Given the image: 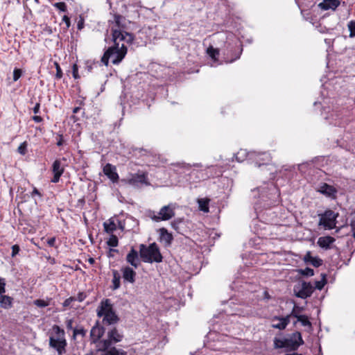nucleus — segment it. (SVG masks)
Segmentation results:
<instances>
[{
    "label": "nucleus",
    "instance_id": "f257e3e1",
    "mask_svg": "<svg viewBox=\"0 0 355 355\" xmlns=\"http://www.w3.org/2000/svg\"><path fill=\"white\" fill-rule=\"evenodd\" d=\"M111 35L112 45L105 51L101 60L105 66H108L110 59H112L113 64H120L127 54V45L131 44L134 40L132 34L121 29L112 28Z\"/></svg>",
    "mask_w": 355,
    "mask_h": 355
},
{
    "label": "nucleus",
    "instance_id": "f03ea898",
    "mask_svg": "<svg viewBox=\"0 0 355 355\" xmlns=\"http://www.w3.org/2000/svg\"><path fill=\"white\" fill-rule=\"evenodd\" d=\"M304 344L302 334L299 331L287 334L283 338L275 337L273 340L274 349H284L286 352H296Z\"/></svg>",
    "mask_w": 355,
    "mask_h": 355
},
{
    "label": "nucleus",
    "instance_id": "7ed1b4c3",
    "mask_svg": "<svg viewBox=\"0 0 355 355\" xmlns=\"http://www.w3.org/2000/svg\"><path fill=\"white\" fill-rule=\"evenodd\" d=\"M98 318H103V324L105 325L115 324L119 322V318L117 315L111 300L106 298L101 300L96 310Z\"/></svg>",
    "mask_w": 355,
    "mask_h": 355
},
{
    "label": "nucleus",
    "instance_id": "20e7f679",
    "mask_svg": "<svg viewBox=\"0 0 355 355\" xmlns=\"http://www.w3.org/2000/svg\"><path fill=\"white\" fill-rule=\"evenodd\" d=\"M53 333L49 336V347L55 349L58 355L66 352L67 342L65 338V331L60 326L54 324L52 327Z\"/></svg>",
    "mask_w": 355,
    "mask_h": 355
},
{
    "label": "nucleus",
    "instance_id": "39448f33",
    "mask_svg": "<svg viewBox=\"0 0 355 355\" xmlns=\"http://www.w3.org/2000/svg\"><path fill=\"white\" fill-rule=\"evenodd\" d=\"M139 256L145 263H160L163 257L156 243H150L148 246L144 244L139 245Z\"/></svg>",
    "mask_w": 355,
    "mask_h": 355
},
{
    "label": "nucleus",
    "instance_id": "423d86ee",
    "mask_svg": "<svg viewBox=\"0 0 355 355\" xmlns=\"http://www.w3.org/2000/svg\"><path fill=\"white\" fill-rule=\"evenodd\" d=\"M175 204L170 203L163 206L159 212L149 210L147 213L148 216L155 222L168 220L175 216Z\"/></svg>",
    "mask_w": 355,
    "mask_h": 355
},
{
    "label": "nucleus",
    "instance_id": "0eeeda50",
    "mask_svg": "<svg viewBox=\"0 0 355 355\" xmlns=\"http://www.w3.org/2000/svg\"><path fill=\"white\" fill-rule=\"evenodd\" d=\"M123 335L121 334L116 327L110 329L107 333V337L102 340L100 343L103 347V353H107L113 347V345L116 343L121 342L123 340Z\"/></svg>",
    "mask_w": 355,
    "mask_h": 355
},
{
    "label": "nucleus",
    "instance_id": "6e6552de",
    "mask_svg": "<svg viewBox=\"0 0 355 355\" xmlns=\"http://www.w3.org/2000/svg\"><path fill=\"white\" fill-rule=\"evenodd\" d=\"M318 216H320L319 226L328 230H333L336 227L338 213H336L331 209H327L324 213L318 214Z\"/></svg>",
    "mask_w": 355,
    "mask_h": 355
},
{
    "label": "nucleus",
    "instance_id": "1a4fd4ad",
    "mask_svg": "<svg viewBox=\"0 0 355 355\" xmlns=\"http://www.w3.org/2000/svg\"><path fill=\"white\" fill-rule=\"evenodd\" d=\"M105 331V327L101 325L98 321H96L90 331V341L91 343L96 345L97 352H103V347L100 343L102 342L101 338L104 335Z\"/></svg>",
    "mask_w": 355,
    "mask_h": 355
},
{
    "label": "nucleus",
    "instance_id": "9d476101",
    "mask_svg": "<svg viewBox=\"0 0 355 355\" xmlns=\"http://www.w3.org/2000/svg\"><path fill=\"white\" fill-rule=\"evenodd\" d=\"M314 291V288L310 282H302L301 284L295 285L293 292L296 297L306 299L310 297Z\"/></svg>",
    "mask_w": 355,
    "mask_h": 355
},
{
    "label": "nucleus",
    "instance_id": "9b49d317",
    "mask_svg": "<svg viewBox=\"0 0 355 355\" xmlns=\"http://www.w3.org/2000/svg\"><path fill=\"white\" fill-rule=\"evenodd\" d=\"M51 171L53 176L51 180V182H59L60 178L64 171V166L62 164V162L60 159H57L53 162L51 166Z\"/></svg>",
    "mask_w": 355,
    "mask_h": 355
},
{
    "label": "nucleus",
    "instance_id": "f8f14e48",
    "mask_svg": "<svg viewBox=\"0 0 355 355\" xmlns=\"http://www.w3.org/2000/svg\"><path fill=\"white\" fill-rule=\"evenodd\" d=\"M317 191L333 200H335L337 197L338 190L334 186L325 182L321 183L319 185Z\"/></svg>",
    "mask_w": 355,
    "mask_h": 355
},
{
    "label": "nucleus",
    "instance_id": "ddd939ff",
    "mask_svg": "<svg viewBox=\"0 0 355 355\" xmlns=\"http://www.w3.org/2000/svg\"><path fill=\"white\" fill-rule=\"evenodd\" d=\"M295 320L293 322V324L294 327H297V323H300V324L305 327V331L310 333L313 330V325L311 322L309 318L306 315H299L293 317Z\"/></svg>",
    "mask_w": 355,
    "mask_h": 355
},
{
    "label": "nucleus",
    "instance_id": "4468645a",
    "mask_svg": "<svg viewBox=\"0 0 355 355\" xmlns=\"http://www.w3.org/2000/svg\"><path fill=\"white\" fill-rule=\"evenodd\" d=\"M103 171L104 174L113 182L116 183L119 181V176L116 171V168L115 166L107 163L106 164L103 168Z\"/></svg>",
    "mask_w": 355,
    "mask_h": 355
},
{
    "label": "nucleus",
    "instance_id": "2eb2a0df",
    "mask_svg": "<svg viewBox=\"0 0 355 355\" xmlns=\"http://www.w3.org/2000/svg\"><path fill=\"white\" fill-rule=\"evenodd\" d=\"M125 261L136 269L139 266L141 262L139 253L133 247L131 248L130 252L126 255Z\"/></svg>",
    "mask_w": 355,
    "mask_h": 355
},
{
    "label": "nucleus",
    "instance_id": "dca6fc26",
    "mask_svg": "<svg viewBox=\"0 0 355 355\" xmlns=\"http://www.w3.org/2000/svg\"><path fill=\"white\" fill-rule=\"evenodd\" d=\"M147 175L145 173H135L128 180V183L130 185L138 187L139 184H148Z\"/></svg>",
    "mask_w": 355,
    "mask_h": 355
},
{
    "label": "nucleus",
    "instance_id": "f3484780",
    "mask_svg": "<svg viewBox=\"0 0 355 355\" xmlns=\"http://www.w3.org/2000/svg\"><path fill=\"white\" fill-rule=\"evenodd\" d=\"M123 278L125 282L134 284L136 279L137 273L132 268L124 266L121 268Z\"/></svg>",
    "mask_w": 355,
    "mask_h": 355
},
{
    "label": "nucleus",
    "instance_id": "a211bd4d",
    "mask_svg": "<svg viewBox=\"0 0 355 355\" xmlns=\"http://www.w3.org/2000/svg\"><path fill=\"white\" fill-rule=\"evenodd\" d=\"M251 156H253V158L256 159L255 164L257 166H261V165L266 164L267 162L270 161V156L268 153H251Z\"/></svg>",
    "mask_w": 355,
    "mask_h": 355
},
{
    "label": "nucleus",
    "instance_id": "6ab92c4d",
    "mask_svg": "<svg viewBox=\"0 0 355 355\" xmlns=\"http://www.w3.org/2000/svg\"><path fill=\"white\" fill-rule=\"evenodd\" d=\"M186 223L184 218H178L173 220L171 225L178 233L184 235L186 232Z\"/></svg>",
    "mask_w": 355,
    "mask_h": 355
},
{
    "label": "nucleus",
    "instance_id": "aec40b11",
    "mask_svg": "<svg viewBox=\"0 0 355 355\" xmlns=\"http://www.w3.org/2000/svg\"><path fill=\"white\" fill-rule=\"evenodd\" d=\"M340 4V0H323L318 4V7L322 10H336Z\"/></svg>",
    "mask_w": 355,
    "mask_h": 355
},
{
    "label": "nucleus",
    "instance_id": "412c9836",
    "mask_svg": "<svg viewBox=\"0 0 355 355\" xmlns=\"http://www.w3.org/2000/svg\"><path fill=\"white\" fill-rule=\"evenodd\" d=\"M303 261L306 264H311L313 266L318 268L322 266L323 261L318 257H312L311 252L308 251L303 258Z\"/></svg>",
    "mask_w": 355,
    "mask_h": 355
},
{
    "label": "nucleus",
    "instance_id": "4be33fe9",
    "mask_svg": "<svg viewBox=\"0 0 355 355\" xmlns=\"http://www.w3.org/2000/svg\"><path fill=\"white\" fill-rule=\"evenodd\" d=\"M158 232L159 241L164 242L165 245H170L173 240V235L165 227L160 228Z\"/></svg>",
    "mask_w": 355,
    "mask_h": 355
},
{
    "label": "nucleus",
    "instance_id": "5701e85b",
    "mask_svg": "<svg viewBox=\"0 0 355 355\" xmlns=\"http://www.w3.org/2000/svg\"><path fill=\"white\" fill-rule=\"evenodd\" d=\"M335 239L331 236H321L318 240V245L325 250L331 248V245L335 242Z\"/></svg>",
    "mask_w": 355,
    "mask_h": 355
},
{
    "label": "nucleus",
    "instance_id": "b1692460",
    "mask_svg": "<svg viewBox=\"0 0 355 355\" xmlns=\"http://www.w3.org/2000/svg\"><path fill=\"white\" fill-rule=\"evenodd\" d=\"M13 298L8 295L0 296V307L4 309H10L13 305Z\"/></svg>",
    "mask_w": 355,
    "mask_h": 355
},
{
    "label": "nucleus",
    "instance_id": "393cba45",
    "mask_svg": "<svg viewBox=\"0 0 355 355\" xmlns=\"http://www.w3.org/2000/svg\"><path fill=\"white\" fill-rule=\"evenodd\" d=\"M112 286H111V288H112V290H116L119 288L121 286V276L119 272L116 270H112Z\"/></svg>",
    "mask_w": 355,
    "mask_h": 355
},
{
    "label": "nucleus",
    "instance_id": "a878e982",
    "mask_svg": "<svg viewBox=\"0 0 355 355\" xmlns=\"http://www.w3.org/2000/svg\"><path fill=\"white\" fill-rule=\"evenodd\" d=\"M209 200L207 198H200L198 200V208L200 211L207 213L209 211Z\"/></svg>",
    "mask_w": 355,
    "mask_h": 355
},
{
    "label": "nucleus",
    "instance_id": "bb28decb",
    "mask_svg": "<svg viewBox=\"0 0 355 355\" xmlns=\"http://www.w3.org/2000/svg\"><path fill=\"white\" fill-rule=\"evenodd\" d=\"M104 230L107 233H112L116 230V226L114 221L110 220L109 222H105L103 223Z\"/></svg>",
    "mask_w": 355,
    "mask_h": 355
},
{
    "label": "nucleus",
    "instance_id": "cd10ccee",
    "mask_svg": "<svg viewBox=\"0 0 355 355\" xmlns=\"http://www.w3.org/2000/svg\"><path fill=\"white\" fill-rule=\"evenodd\" d=\"M250 155H251V153H248L245 150H241L240 151L238 152V153L235 155V157H236V159L238 162H241L248 156H249L250 159H252L253 156H251Z\"/></svg>",
    "mask_w": 355,
    "mask_h": 355
},
{
    "label": "nucleus",
    "instance_id": "c85d7f7f",
    "mask_svg": "<svg viewBox=\"0 0 355 355\" xmlns=\"http://www.w3.org/2000/svg\"><path fill=\"white\" fill-rule=\"evenodd\" d=\"M101 355H128V354L123 349H116V347H113L107 353H103Z\"/></svg>",
    "mask_w": 355,
    "mask_h": 355
},
{
    "label": "nucleus",
    "instance_id": "c756f323",
    "mask_svg": "<svg viewBox=\"0 0 355 355\" xmlns=\"http://www.w3.org/2000/svg\"><path fill=\"white\" fill-rule=\"evenodd\" d=\"M207 53L214 60H216L219 55L218 49H214L211 46L207 49Z\"/></svg>",
    "mask_w": 355,
    "mask_h": 355
},
{
    "label": "nucleus",
    "instance_id": "7c9ffc66",
    "mask_svg": "<svg viewBox=\"0 0 355 355\" xmlns=\"http://www.w3.org/2000/svg\"><path fill=\"white\" fill-rule=\"evenodd\" d=\"M298 274L306 276V277H311L314 275V271L313 269L307 267L304 269H298L297 270Z\"/></svg>",
    "mask_w": 355,
    "mask_h": 355
},
{
    "label": "nucleus",
    "instance_id": "2f4dec72",
    "mask_svg": "<svg viewBox=\"0 0 355 355\" xmlns=\"http://www.w3.org/2000/svg\"><path fill=\"white\" fill-rule=\"evenodd\" d=\"M293 318V315H291V313L287 315L285 317H280V316H275L273 318V320H282L284 324H285L286 327L288 326V324L290 323L291 318Z\"/></svg>",
    "mask_w": 355,
    "mask_h": 355
},
{
    "label": "nucleus",
    "instance_id": "473e14b6",
    "mask_svg": "<svg viewBox=\"0 0 355 355\" xmlns=\"http://www.w3.org/2000/svg\"><path fill=\"white\" fill-rule=\"evenodd\" d=\"M322 279L320 281H316L315 282V288L318 290H322L327 284L326 275L322 274Z\"/></svg>",
    "mask_w": 355,
    "mask_h": 355
},
{
    "label": "nucleus",
    "instance_id": "72a5a7b5",
    "mask_svg": "<svg viewBox=\"0 0 355 355\" xmlns=\"http://www.w3.org/2000/svg\"><path fill=\"white\" fill-rule=\"evenodd\" d=\"M86 330L83 328V327H80L79 329L78 328H75L73 329V336H72V338L73 339H76V337L78 335H80L82 336L83 337L85 336L86 335Z\"/></svg>",
    "mask_w": 355,
    "mask_h": 355
},
{
    "label": "nucleus",
    "instance_id": "f704fd0d",
    "mask_svg": "<svg viewBox=\"0 0 355 355\" xmlns=\"http://www.w3.org/2000/svg\"><path fill=\"white\" fill-rule=\"evenodd\" d=\"M119 239L117 236L114 234H111L108 241H107V244L110 247H116L118 245Z\"/></svg>",
    "mask_w": 355,
    "mask_h": 355
},
{
    "label": "nucleus",
    "instance_id": "c9c22d12",
    "mask_svg": "<svg viewBox=\"0 0 355 355\" xmlns=\"http://www.w3.org/2000/svg\"><path fill=\"white\" fill-rule=\"evenodd\" d=\"M27 147H28L27 141H24L17 148V152L21 155H25L28 152Z\"/></svg>",
    "mask_w": 355,
    "mask_h": 355
},
{
    "label": "nucleus",
    "instance_id": "e433bc0d",
    "mask_svg": "<svg viewBox=\"0 0 355 355\" xmlns=\"http://www.w3.org/2000/svg\"><path fill=\"white\" fill-rule=\"evenodd\" d=\"M304 309V307L295 304L291 312V315H293V317H295L296 315H302Z\"/></svg>",
    "mask_w": 355,
    "mask_h": 355
},
{
    "label": "nucleus",
    "instance_id": "4c0bfd02",
    "mask_svg": "<svg viewBox=\"0 0 355 355\" xmlns=\"http://www.w3.org/2000/svg\"><path fill=\"white\" fill-rule=\"evenodd\" d=\"M141 155L152 156L154 154V151L152 149H146L143 148H139L135 149Z\"/></svg>",
    "mask_w": 355,
    "mask_h": 355
},
{
    "label": "nucleus",
    "instance_id": "58836bf2",
    "mask_svg": "<svg viewBox=\"0 0 355 355\" xmlns=\"http://www.w3.org/2000/svg\"><path fill=\"white\" fill-rule=\"evenodd\" d=\"M54 65L56 69L55 78L60 80L62 78L63 76L62 71L58 62H54Z\"/></svg>",
    "mask_w": 355,
    "mask_h": 355
},
{
    "label": "nucleus",
    "instance_id": "ea45409f",
    "mask_svg": "<svg viewBox=\"0 0 355 355\" xmlns=\"http://www.w3.org/2000/svg\"><path fill=\"white\" fill-rule=\"evenodd\" d=\"M53 6L56 8L58 10L62 12L67 11V6L64 2H58L53 4Z\"/></svg>",
    "mask_w": 355,
    "mask_h": 355
},
{
    "label": "nucleus",
    "instance_id": "a19ab883",
    "mask_svg": "<svg viewBox=\"0 0 355 355\" xmlns=\"http://www.w3.org/2000/svg\"><path fill=\"white\" fill-rule=\"evenodd\" d=\"M348 28L349 30V37H355V21H350L349 23H348Z\"/></svg>",
    "mask_w": 355,
    "mask_h": 355
},
{
    "label": "nucleus",
    "instance_id": "79ce46f5",
    "mask_svg": "<svg viewBox=\"0 0 355 355\" xmlns=\"http://www.w3.org/2000/svg\"><path fill=\"white\" fill-rule=\"evenodd\" d=\"M33 304L38 306V307H46L47 306L49 305V302L48 301H45L44 300H41V299H38V300H35L34 302H33Z\"/></svg>",
    "mask_w": 355,
    "mask_h": 355
},
{
    "label": "nucleus",
    "instance_id": "37998d69",
    "mask_svg": "<svg viewBox=\"0 0 355 355\" xmlns=\"http://www.w3.org/2000/svg\"><path fill=\"white\" fill-rule=\"evenodd\" d=\"M6 282L5 278L0 277V296L3 295L6 293Z\"/></svg>",
    "mask_w": 355,
    "mask_h": 355
},
{
    "label": "nucleus",
    "instance_id": "c03bdc74",
    "mask_svg": "<svg viewBox=\"0 0 355 355\" xmlns=\"http://www.w3.org/2000/svg\"><path fill=\"white\" fill-rule=\"evenodd\" d=\"M23 71L20 69L15 68L13 71V80H18L20 77L22 76Z\"/></svg>",
    "mask_w": 355,
    "mask_h": 355
},
{
    "label": "nucleus",
    "instance_id": "a18cd8bd",
    "mask_svg": "<svg viewBox=\"0 0 355 355\" xmlns=\"http://www.w3.org/2000/svg\"><path fill=\"white\" fill-rule=\"evenodd\" d=\"M236 49H237L238 52L235 54V57L233 58H231L229 61H227V62L231 63V62H233L234 61L238 60L239 58H240L241 55L243 51V49L241 47L240 48L239 46H236Z\"/></svg>",
    "mask_w": 355,
    "mask_h": 355
},
{
    "label": "nucleus",
    "instance_id": "49530a36",
    "mask_svg": "<svg viewBox=\"0 0 355 355\" xmlns=\"http://www.w3.org/2000/svg\"><path fill=\"white\" fill-rule=\"evenodd\" d=\"M85 24V19L84 18L80 15L78 17V21H77V28L78 30L80 31L84 28Z\"/></svg>",
    "mask_w": 355,
    "mask_h": 355
},
{
    "label": "nucleus",
    "instance_id": "de8ad7c7",
    "mask_svg": "<svg viewBox=\"0 0 355 355\" xmlns=\"http://www.w3.org/2000/svg\"><path fill=\"white\" fill-rule=\"evenodd\" d=\"M279 322L277 324H272V327L274 329H279V330L285 329L286 328L285 326V324H284L282 320H279Z\"/></svg>",
    "mask_w": 355,
    "mask_h": 355
},
{
    "label": "nucleus",
    "instance_id": "09e8293b",
    "mask_svg": "<svg viewBox=\"0 0 355 355\" xmlns=\"http://www.w3.org/2000/svg\"><path fill=\"white\" fill-rule=\"evenodd\" d=\"M72 75L75 79H78L80 78L78 74V68L76 64H74L72 67Z\"/></svg>",
    "mask_w": 355,
    "mask_h": 355
},
{
    "label": "nucleus",
    "instance_id": "8fccbe9b",
    "mask_svg": "<svg viewBox=\"0 0 355 355\" xmlns=\"http://www.w3.org/2000/svg\"><path fill=\"white\" fill-rule=\"evenodd\" d=\"M75 300H76L75 297H70L64 301L62 305L64 307H68L70 306L71 303Z\"/></svg>",
    "mask_w": 355,
    "mask_h": 355
},
{
    "label": "nucleus",
    "instance_id": "3c124183",
    "mask_svg": "<svg viewBox=\"0 0 355 355\" xmlns=\"http://www.w3.org/2000/svg\"><path fill=\"white\" fill-rule=\"evenodd\" d=\"M20 248L18 245L15 244L12 246V257H15L19 252Z\"/></svg>",
    "mask_w": 355,
    "mask_h": 355
},
{
    "label": "nucleus",
    "instance_id": "603ef678",
    "mask_svg": "<svg viewBox=\"0 0 355 355\" xmlns=\"http://www.w3.org/2000/svg\"><path fill=\"white\" fill-rule=\"evenodd\" d=\"M62 21L64 22V24L66 25L65 29L67 30L71 26L70 18L67 15H64L62 17Z\"/></svg>",
    "mask_w": 355,
    "mask_h": 355
},
{
    "label": "nucleus",
    "instance_id": "864d4df0",
    "mask_svg": "<svg viewBox=\"0 0 355 355\" xmlns=\"http://www.w3.org/2000/svg\"><path fill=\"white\" fill-rule=\"evenodd\" d=\"M55 242H56L55 237H51V238L48 239V240H47V244L50 247H55V248H57L55 246Z\"/></svg>",
    "mask_w": 355,
    "mask_h": 355
},
{
    "label": "nucleus",
    "instance_id": "5fc2aeb1",
    "mask_svg": "<svg viewBox=\"0 0 355 355\" xmlns=\"http://www.w3.org/2000/svg\"><path fill=\"white\" fill-rule=\"evenodd\" d=\"M86 297H87V295L85 293L80 292V293H78V296H77V297H76V300H78L79 302H83L86 298Z\"/></svg>",
    "mask_w": 355,
    "mask_h": 355
},
{
    "label": "nucleus",
    "instance_id": "6e6d98bb",
    "mask_svg": "<svg viewBox=\"0 0 355 355\" xmlns=\"http://www.w3.org/2000/svg\"><path fill=\"white\" fill-rule=\"evenodd\" d=\"M350 226L352 229V236L355 239V218H354L350 223Z\"/></svg>",
    "mask_w": 355,
    "mask_h": 355
},
{
    "label": "nucleus",
    "instance_id": "4d7b16f0",
    "mask_svg": "<svg viewBox=\"0 0 355 355\" xmlns=\"http://www.w3.org/2000/svg\"><path fill=\"white\" fill-rule=\"evenodd\" d=\"M73 319H67L66 320V326H67V329H73Z\"/></svg>",
    "mask_w": 355,
    "mask_h": 355
},
{
    "label": "nucleus",
    "instance_id": "13d9d810",
    "mask_svg": "<svg viewBox=\"0 0 355 355\" xmlns=\"http://www.w3.org/2000/svg\"><path fill=\"white\" fill-rule=\"evenodd\" d=\"M40 103L37 102L35 103V105L33 109V111L35 114H37L40 113Z\"/></svg>",
    "mask_w": 355,
    "mask_h": 355
},
{
    "label": "nucleus",
    "instance_id": "bf43d9fd",
    "mask_svg": "<svg viewBox=\"0 0 355 355\" xmlns=\"http://www.w3.org/2000/svg\"><path fill=\"white\" fill-rule=\"evenodd\" d=\"M35 195H37L40 197H42V193L38 191V189L35 187L33 188V191L31 193V196L33 197Z\"/></svg>",
    "mask_w": 355,
    "mask_h": 355
},
{
    "label": "nucleus",
    "instance_id": "052dcab7",
    "mask_svg": "<svg viewBox=\"0 0 355 355\" xmlns=\"http://www.w3.org/2000/svg\"><path fill=\"white\" fill-rule=\"evenodd\" d=\"M121 19V15H114V21H115L116 24L118 26H120Z\"/></svg>",
    "mask_w": 355,
    "mask_h": 355
},
{
    "label": "nucleus",
    "instance_id": "680f3d73",
    "mask_svg": "<svg viewBox=\"0 0 355 355\" xmlns=\"http://www.w3.org/2000/svg\"><path fill=\"white\" fill-rule=\"evenodd\" d=\"M33 120L36 123H40L42 121V118L40 116H33Z\"/></svg>",
    "mask_w": 355,
    "mask_h": 355
},
{
    "label": "nucleus",
    "instance_id": "e2e57ef3",
    "mask_svg": "<svg viewBox=\"0 0 355 355\" xmlns=\"http://www.w3.org/2000/svg\"><path fill=\"white\" fill-rule=\"evenodd\" d=\"M64 140L62 135H59V140L57 141V146H61L63 144Z\"/></svg>",
    "mask_w": 355,
    "mask_h": 355
},
{
    "label": "nucleus",
    "instance_id": "0e129e2a",
    "mask_svg": "<svg viewBox=\"0 0 355 355\" xmlns=\"http://www.w3.org/2000/svg\"><path fill=\"white\" fill-rule=\"evenodd\" d=\"M180 165H181V167L184 168H190L192 166L191 164L186 163H182Z\"/></svg>",
    "mask_w": 355,
    "mask_h": 355
},
{
    "label": "nucleus",
    "instance_id": "69168bd1",
    "mask_svg": "<svg viewBox=\"0 0 355 355\" xmlns=\"http://www.w3.org/2000/svg\"><path fill=\"white\" fill-rule=\"evenodd\" d=\"M284 355H302V354H299L296 352H291L285 354Z\"/></svg>",
    "mask_w": 355,
    "mask_h": 355
},
{
    "label": "nucleus",
    "instance_id": "338daca9",
    "mask_svg": "<svg viewBox=\"0 0 355 355\" xmlns=\"http://www.w3.org/2000/svg\"><path fill=\"white\" fill-rule=\"evenodd\" d=\"M263 295H264L265 299L269 300L270 298V295H269V293L267 291H265L263 293Z\"/></svg>",
    "mask_w": 355,
    "mask_h": 355
},
{
    "label": "nucleus",
    "instance_id": "774afa93",
    "mask_svg": "<svg viewBox=\"0 0 355 355\" xmlns=\"http://www.w3.org/2000/svg\"><path fill=\"white\" fill-rule=\"evenodd\" d=\"M80 110V107H76L73 109V113L76 114Z\"/></svg>",
    "mask_w": 355,
    "mask_h": 355
}]
</instances>
